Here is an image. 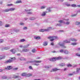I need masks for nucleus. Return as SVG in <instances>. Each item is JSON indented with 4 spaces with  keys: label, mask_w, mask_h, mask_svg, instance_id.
Returning a JSON list of instances; mask_svg holds the SVG:
<instances>
[{
    "label": "nucleus",
    "mask_w": 80,
    "mask_h": 80,
    "mask_svg": "<svg viewBox=\"0 0 80 80\" xmlns=\"http://www.w3.org/2000/svg\"><path fill=\"white\" fill-rule=\"evenodd\" d=\"M16 59L15 57H13L11 58V59H9L8 60L6 61L5 62V63H12L13 60Z\"/></svg>",
    "instance_id": "1"
},
{
    "label": "nucleus",
    "mask_w": 80,
    "mask_h": 80,
    "mask_svg": "<svg viewBox=\"0 0 80 80\" xmlns=\"http://www.w3.org/2000/svg\"><path fill=\"white\" fill-rule=\"evenodd\" d=\"M48 39H51L50 40V41H51V42H53L54 40H55L56 39H57L58 38L57 37H55V36H50L48 37Z\"/></svg>",
    "instance_id": "2"
},
{
    "label": "nucleus",
    "mask_w": 80,
    "mask_h": 80,
    "mask_svg": "<svg viewBox=\"0 0 80 80\" xmlns=\"http://www.w3.org/2000/svg\"><path fill=\"white\" fill-rule=\"evenodd\" d=\"M33 62H35V63H40L42 62V61H28L27 62V63H32Z\"/></svg>",
    "instance_id": "3"
},
{
    "label": "nucleus",
    "mask_w": 80,
    "mask_h": 80,
    "mask_svg": "<svg viewBox=\"0 0 80 80\" xmlns=\"http://www.w3.org/2000/svg\"><path fill=\"white\" fill-rule=\"evenodd\" d=\"M58 70H60V69H57V68H53L52 69V71H50V72H56V71H57Z\"/></svg>",
    "instance_id": "4"
},
{
    "label": "nucleus",
    "mask_w": 80,
    "mask_h": 80,
    "mask_svg": "<svg viewBox=\"0 0 80 80\" xmlns=\"http://www.w3.org/2000/svg\"><path fill=\"white\" fill-rule=\"evenodd\" d=\"M10 52H12V53H13L14 54L16 52H17V51L15 49H12L10 50Z\"/></svg>",
    "instance_id": "5"
},
{
    "label": "nucleus",
    "mask_w": 80,
    "mask_h": 80,
    "mask_svg": "<svg viewBox=\"0 0 80 80\" xmlns=\"http://www.w3.org/2000/svg\"><path fill=\"white\" fill-rule=\"evenodd\" d=\"M50 61H52V62H55V61H56V58H52L49 59Z\"/></svg>",
    "instance_id": "6"
},
{
    "label": "nucleus",
    "mask_w": 80,
    "mask_h": 80,
    "mask_svg": "<svg viewBox=\"0 0 80 80\" xmlns=\"http://www.w3.org/2000/svg\"><path fill=\"white\" fill-rule=\"evenodd\" d=\"M63 43H70V41H68L67 40L64 41L63 42Z\"/></svg>",
    "instance_id": "7"
},
{
    "label": "nucleus",
    "mask_w": 80,
    "mask_h": 80,
    "mask_svg": "<svg viewBox=\"0 0 80 80\" xmlns=\"http://www.w3.org/2000/svg\"><path fill=\"white\" fill-rule=\"evenodd\" d=\"M70 40L72 41V42H77V40L74 38H71L70 39Z\"/></svg>",
    "instance_id": "8"
},
{
    "label": "nucleus",
    "mask_w": 80,
    "mask_h": 80,
    "mask_svg": "<svg viewBox=\"0 0 80 80\" xmlns=\"http://www.w3.org/2000/svg\"><path fill=\"white\" fill-rule=\"evenodd\" d=\"M12 68V67L11 66H8L6 68L7 70H11Z\"/></svg>",
    "instance_id": "9"
},
{
    "label": "nucleus",
    "mask_w": 80,
    "mask_h": 80,
    "mask_svg": "<svg viewBox=\"0 0 80 80\" xmlns=\"http://www.w3.org/2000/svg\"><path fill=\"white\" fill-rule=\"evenodd\" d=\"M48 44V42H47L45 41L43 42V46H46Z\"/></svg>",
    "instance_id": "10"
},
{
    "label": "nucleus",
    "mask_w": 80,
    "mask_h": 80,
    "mask_svg": "<svg viewBox=\"0 0 80 80\" xmlns=\"http://www.w3.org/2000/svg\"><path fill=\"white\" fill-rule=\"evenodd\" d=\"M5 58V56H0V60L2 59H4V58Z\"/></svg>",
    "instance_id": "11"
},
{
    "label": "nucleus",
    "mask_w": 80,
    "mask_h": 80,
    "mask_svg": "<svg viewBox=\"0 0 80 80\" xmlns=\"http://www.w3.org/2000/svg\"><path fill=\"white\" fill-rule=\"evenodd\" d=\"M22 52H27L29 51V49H24L22 50Z\"/></svg>",
    "instance_id": "12"
},
{
    "label": "nucleus",
    "mask_w": 80,
    "mask_h": 80,
    "mask_svg": "<svg viewBox=\"0 0 80 80\" xmlns=\"http://www.w3.org/2000/svg\"><path fill=\"white\" fill-rule=\"evenodd\" d=\"M50 28H51V27H49L48 29H44V32H48V31H49Z\"/></svg>",
    "instance_id": "13"
},
{
    "label": "nucleus",
    "mask_w": 80,
    "mask_h": 80,
    "mask_svg": "<svg viewBox=\"0 0 80 80\" xmlns=\"http://www.w3.org/2000/svg\"><path fill=\"white\" fill-rule=\"evenodd\" d=\"M32 76V74L31 73H28L26 75V77H28Z\"/></svg>",
    "instance_id": "14"
},
{
    "label": "nucleus",
    "mask_w": 80,
    "mask_h": 80,
    "mask_svg": "<svg viewBox=\"0 0 80 80\" xmlns=\"http://www.w3.org/2000/svg\"><path fill=\"white\" fill-rule=\"evenodd\" d=\"M65 43H63L62 44H60V46H61V47H63L64 48H66V46H64L65 45Z\"/></svg>",
    "instance_id": "15"
},
{
    "label": "nucleus",
    "mask_w": 80,
    "mask_h": 80,
    "mask_svg": "<svg viewBox=\"0 0 80 80\" xmlns=\"http://www.w3.org/2000/svg\"><path fill=\"white\" fill-rule=\"evenodd\" d=\"M2 79H7V77L5 76H2Z\"/></svg>",
    "instance_id": "16"
},
{
    "label": "nucleus",
    "mask_w": 80,
    "mask_h": 80,
    "mask_svg": "<svg viewBox=\"0 0 80 80\" xmlns=\"http://www.w3.org/2000/svg\"><path fill=\"white\" fill-rule=\"evenodd\" d=\"M9 11H10L9 9H6L5 10H3V12H9Z\"/></svg>",
    "instance_id": "17"
},
{
    "label": "nucleus",
    "mask_w": 80,
    "mask_h": 80,
    "mask_svg": "<svg viewBox=\"0 0 80 80\" xmlns=\"http://www.w3.org/2000/svg\"><path fill=\"white\" fill-rule=\"evenodd\" d=\"M62 57H58V58H56V60H60V59H62Z\"/></svg>",
    "instance_id": "18"
},
{
    "label": "nucleus",
    "mask_w": 80,
    "mask_h": 80,
    "mask_svg": "<svg viewBox=\"0 0 80 80\" xmlns=\"http://www.w3.org/2000/svg\"><path fill=\"white\" fill-rule=\"evenodd\" d=\"M21 76H26L27 77V74L25 72L22 73L21 74Z\"/></svg>",
    "instance_id": "19"
},
{
    "label": "nucleus",
    "mask_w": 80,
    "mask_h": 80,
    "mask_svg": "<svg viewBox=\"0 0 80 80\" xmlns=\"http://www.w3.org/2000/svg\"><path fill=\"white\" fill-rule=\"evenodd\" d=\"M22 3L21 0H18L16 2V3Z\"/></svg>",
    "instance_id": "20"
},
{
    "label": "nucleus",
    "mask_w": 80,
    "mask_h": 80,
    "mask_svg": "<svg viewBox=\"0 0 80 80\" xmlns=\"http://www.w3.org/2000/svg\"><path fill=\"white\" fill-rule=\"evenodd\" d=\"M46 15V13L45 12H43L41 14V16H42V17H43V16H45Z\"/></svg>",
    "instance_id": "21"
},
{
    "label": "nucleus",
    "mask_w": 80,
    "mask_h": 80,
    "mask_svg": "<svg viewBox=\"0 0 80 80\" xmlns=\"http://www.w3.org/2000/svg\"><path fill=\"white\" fill-rule=\"evenodd\" d=\"M39 32H45V29H40Z\"/></svg>",
    "instance_id": "22"
},
{
    "label": "nucleus",
    "mask_w": 80,
    "mask_h": 80,
    "mask_svg": "<svg viewBox=\"0 0 80 80\" xmlns=\"http://www.w3.org/2000/svg\"><path fill=\"white\" fill-rule=\"evenodd\" d=\"M60 66L61 67H64V66H65V64L64 63H62L60 64Z\"/></svg>",
    "instance_id": "23"
},
{
    "label": "nucleus",
    "mask_w": 80,
    "mask_h": 80,
    "mask_svg": "<svg viewBox=\"0 0 80 80\" xmlns=\"http://www.w3.org/2000/svg\"><path fill=\"white\" fill-rule=\"evenodd\" d=\"M77 44V43L74 42V43H72L71 44V45H76Z\"/></svg>",
    "instance_id": "24"
},
{
    "label": "nucleus",
    "mask_w": 80,
    "mask_h": 80,
    "mask_svg": "<svg viewBox=\"0 0 80 80\" xmlns=\"http://www.w3.org/2000/svg\"><path fill=\"white\" fill-rule=\"evenodd\" d=\"M72 65L71 64H68V65H67V67H68V68H69V67H72Z\"/></svg>",
    "instance_id": "25"
},
{
    "label": "nucleus",
    "mask_w": 80,
    "mask_h": 80,
    "mask_svg": "<svg viewBox=\"0 0 80 80\" xmlns=\"http://www.w3.org/2000/svg\"><path fill=\"white\" fill-rule=\"evenodd\" d=\"M14 10H15V8H10L9 9V11H13Z\"/></svg>",
    "instance_id": "26"
},
{
    "label": "nucleus",
    "mask_w": 80,
    "mask_h": 80,
    "mask_svg": "<svg viewBox=\"0 0 80 80\" xmlns=\"http://www.w3.org/2000/svg\"><path fill=\"white\" fill-rule=\"evenodd\" d=\"M35 39H36V40H39V39H40L41 38L40 37H36L35 38Z\"/></svg>",
    "instance_id": "27"
},
{
    "label": "nucleus",
    "mask_w": 80,
    "mask_h": 80,
    "mask_svg": "<svg viewBox=\"0 0 80 80\" xmlns=\"http://www.w3.org/2000/svg\"><path fill=\"white\" fill-rule=\"evenodd\" d=\"M70 22H67L65 23V24L67 25H70Z\"/></svg>",
    "instance_id": "28"
},
{
    "label": "nucleus",
    "mask_w": 80,
    "mask_h": 80,
    "mask_svg": "<svg viewBox=\"0 0 80 80\" xmlns=\"http://www.w3.org/2000/svg\"><path fill=\"white\" fill-rule=\"evenodd\" d=\"M47 10H48L49 12H52V10L50 9V8H47Z\"/></svg>",
    "instance_id": "29"
},
{
    "label": "nucleus",
    "mask_w": 80,
    "mask_h": 80,
    "mask_svg": "<svg viewBox=\"0 0 80 80\" xmlns=\"http://www.w3.org/2000/svg\"><path fill=\"white\" fill-rule=\"evenodd\" d=\"M64 53H65V54H68V51L65 50L64 52Z\"/></svg>",
    "instance_id": "30"
},
{
    "label": "nucleus",
    "mask_w": 80,
    "mask_h": 80,
    "mask_svg": "<svg viewBox=\"0 0 80 80\" xmlns=\"http://www.w3.org/2000/svg\"><path fill=\"white\" fill-rule=\"evenodd\" d=\"M19 78V76H13V78Z\"/></svg>",
    "instance_id": "31"
},
{
    "label": "nucleus",
    "mask_w": 80,
    "mask_h": 80,
    "mask_svg": "<svg viewBox=\"0 0 80 80\" xmlns=\"http://www.w3.org/2000/svg\"><path fill=\"white\" fill-rule=\"evenodd\" d=\"M76 56H78V57H80V53H76Z\"/></svg>",
    "instance_id": "32"
},
{
    "label": "nucleus",
    "mask_w": 80,
    "mask_h": 80,
    "mask_svg": "<svg viewBox=\"0 0 80 80\" xmlns=\"http://www.w3.org/2000/svg\"><path fill=\"white\" fill-rule=\"evenodd\" d=\"M76 25H80V22H77L76 23Z\"/></svg>",
    "instance_id": "33"
},
{
    "label": "nucleus",
    "mask_w": 80,
    "mask_h": 80,
    "mask_svg": "<svg viewBox=\"0 0 80 80\" xmlns=\"http://www.w3.org/2000/svg\"><path fill=\"white\" fill-rule=\"evenodd\" d=\"M30 20H35V18H30Z\"/></svg>",
    "instance_id": "34"
},
{
    "label": "nucleus",
    "mask_w": 80,
    "mask_h": 80,
    "mask_svg": "<svg viewBox=\"0 0 80 80\" xmlns=\"http://www.w3.org/2000/svg\"><path fill=\"white\" fill-rule=\"evenodd\" d=\"M20 60H25V59H24V58H20Z\"/></svg>",
    "instance_id": "35"
},
{
    "label": "nucleus",
    "mask_w": 80,
    "mask_h": 80,
    "mask_svg": "<svg viewBox=\"0 0 80 80\" xmlns=\"http://www.w3.org/2000/svg\"><path fill=\"white\" fill-rule=\"evenodd\" d=\"M25 40L24 39H22L20 40V42H25Z\"/></svg>",
    "instance_id": "36"
},
{
    "label": "nucleus",
    "mask_w": 80,
    "mask_h": 80,
    "mask_svg": "<svg viewBox=\"0 0 80 80\" xmlns=\"http://www.w3.org/2000/svg\"><path fill=\"white\" fill-rule=\"evenodd\" d=\"M58 22H59L60 23H63V20H61L59 21Z\"/></svg>",
    "instance_id": "37"
},
{
    "label": "nucleus",
    "mask_w": 80,
    "mask_h": 80,
    "mask_svg": "<svg viewBox=\"0 0 80 80\" xmlns=\"http://www.w3.org/2000/svg\"><path fill=\"white\" fill-rule=\"evenodd\" d=\"M32 52L33 53H35V52H36V50L35 49H33L32 50Z\"/></svg>",
    "instance_id": "38"
},
{
    "label": "nucleus",
    "mask_w": 80,
    "mask_h": 80,
    "mask_svg": "<svg viewBox=\"0 0 80 80\" xmlns=\"http://www.w3.org/2000/svg\"><path fill=\"white\" fill-rule=\"evenodd\" d=\"M12 5H13V4H7V6H8V7H10V6H12Z\"/></svg>",
    "instance_id": "39"
},
{
    "label": "nucleus",
    "mask_w": 80,
    "mask_h": 80,
    "mask_svg": "<svg viewBox=\"0 0 80 80\" xmlns=\"http://www.w3.org/2000/svg\"><path fill=\"white\" fill-rule=\"evenodd\" d=\"M46 7V6H42L41 7V9H43L44 8H45Z\"/></svg>",
    "instance_id": "40"
},
{
    "label": "nucleus",
    "mask_w": 80,
    "mask_h": 80,
    "mask_svg": "<svg viewBox=\"0 0 80 80\" xmlns=\"http://www.w3.org/2000/svg\"><path fill=\"white\" fill-rule=\"evenodd\" d=\"M9 49V48L8 47H6L4 48V50H8Z\"/></svg>",
    "instance_id": "41"
},
{
    "label": "nucleus",
    "mask_w": 80,
    "mask_h": 80,
    "mask_svg": "<svg viewBox=\"0 0 80 80\" xmlns=\"http://www.w3.org/2000/svg\"><path fill=\"white\" fill-rule=\"evenodd\" d=\"M29 45H30V44H28L25 45L24 46V47H25V48H27V47H28V46H29Z\"/></svg>",
    "instance_id": "42"
},
{
    "label": "nucleus",
    "mask_w": 80,
    "mask_h": 80,
    "mask_svg": "<svg viewBox=\"0 0 80 80\" xmlns=\"http://www.w3.org/2000/svg\"><path fill=\"white\" fill-rule=\"evenodd\" d=\"M10 27L9 24H6L5 25V27Z\"/></svg>",
    "instance_id": "43"
},
{
    "label": "nucleus",
    "mask_w": 80,
    "mask_h": 80,
    "mask_svg": "<svg viewBox=\"0 0 80 80\" xmlns=\"http://www.w3.org/2000/svg\"><path fill=\"white\" fill-rule=\"evenodd\" d=\"M2 42H3V40L0 39V43H2Z\"/></svg>",
    "instance_id": "44"
},
{
    "label": "nucleus",
    "mask_w": 80,
    "mask_h": 80,
    "mask_svg": "<svg viewBox=\"0 0 80 80\" xmlns=\"http://www.w3.org/2000/svg\"><path fill=\"white\" fill-rule=\"evenodd\" d=\"M13 70H18V68H13Z\"/></svg>",
    "instance_id": "45"
},
{
    "label": "nucleus",
    "mask_w": 80,
    "mask_h": 80,
    "mask_svg": "<svg viewBox=\"0 0 80 80\" xmlns=\"http://www.w3.org/2000/svg\"><path fill=\"white\" fill-rule=\"evenodd\" d=\"M66 5H67V7H70V4H65Z\"/></svg>",
    "instance_id": "46"
},
{
    "label": "nucleus",
    "mask_w": 80,
    "mask_h": 80,
    "mask_svg": "<svg viewBox=\"0 0 80 80\" xmlns=\"http://www.w3.org/2000/svg\"><path fill=\"white\" fill-rule=\"evenodd\" d=\"M26 10V12H30V11H31L32 10V9H29L27 10Z\"/></svg>",
    "instance_id": "47"
},
{
    "label": "nucleus",
    "mask_w": 80,
    "mask_h": 80,
    "mask_svg": "<svg viewBox=\"0 0 80 80\" xmlns=\"http://www.w3.org/2000/svg\"><path fill=\"white\" fill-rule=\"evenodd\" d=\"M80 70V68H77V72H79Z\"/></svg>",
    "instance_id": "48"
},
{
    "label": "nucleus",
    "mask_w": 80,
    "mask_h": 80,
    "mask_svg": "<svg viewBox=\"0 0 80 80\" xmlns=\"http://www.w3.org/2000/svg\"><path fill=\"white\" fill-rule=\"evenodd\" d=\"M72 7H77L75 4H72L71 5Z\"/></svg>",
    "instance_id": "49"
},
{
    "label": "nucleus",
    "mask_w": 80,
    "mask_h": 80,
    "mask_svg": "<svg viewBox=\"0 0 80 80\" xmlns=\"http://www.w3.org/2000/svg\"><path fill=\"white\" fill-rule=\"evenodd\" d=\"M77 15V14H73V15H72V17H75V16H76Z\"/></svg>",
    "instance_id": "50"
},
{
    "label": "nucleus",
    "mask_w": 80,
    "mask_h": 80,
    "mask_svg": "<svg viewBox=\"0 0 80 80\" xmlns=\"http://www.w3.org/2000/svg\"><path fill=\"white\" fill-rule=\"evenodd\" d=\"M60 52L62 53L63 52V49H62L60 51Z\"/></svg>",
    "instance_id": "51"
},
{
    "label": "nucleus",
    "mask_w": 80,
    "mask_h": 80,
    "mask_svg": "<svg viewBox=\"0 0 80 80\" xmlns=\"http://www.w3.org/2000/svg\"><path fill=\"white\" fill-rule=\"evenodd\" d=\"M29 68L30 69H31V70H32V67L31 66H29Z\"/></svg>",
    "instance_id": "52"
},
{
    "label": "nucleus",
    "mask_w": 80,
    "mask_h": 80,
    "mask_svg": "<svg viewBox=\"0 0 80 80\" xmlns=\"http://www.w3.org/2000/svg\"><path fill=\"white\" fill-rule=\"evenodd\" d=\"M2 22L0 21V26H2Z\"/></svg>",
    "instance_id": "53"
},
{
    "label": "nucleus",
    "mask_w": 80,
    "mask_h": 80,
    "mask_svg": "<svg viewBox=\"0 0 80 80\" xmlns=\"http://www.w3.org/2000/svg\"><path fill=\"white\" fill-rule=\"evenodd\" d=\"M63 20H64L66 21H68V20H69V19H64Z\"/></svg>",
    "instance_id": "54"
},
{
    "label": "nucleus",
    "mask_w": 80,
    "mask_h": 80,
    "mask_svg": "<svg viewBox=\"0 0 80 80\" xmlns=\"http://www.w3.org/2000/svg\"><path fill=\"white\" fill-rule=\"evenodd\" d=\"M67 70V68H64V71H66Z\"/></svg>",
    "instance_id": "55"
},
{
    "label": "nucleus",
    "mask_w": 80,
    "mask_h": 80,
    "mask_svg": "<svg viewBox=\"0 0 80 80\" xmlns=\"http://www.w3.org/2000/svg\"><path fill=\"white\" fill-rule=\"evenodd\" d=\"M51 45H54V43H53V42H52L51 43Z\"/></svg>",
    "instance_id": "56"
},
{
    "label": "nucleus",
    "mask_w": 80,
    "mask_h": 80,
    "mask_svg": "<svg viewBox=\"0 0 80 80\" xmlns=\"http://www.w3.org/2000/svg\"><path fill=\"white\" fill-rule=\"evenodd\" d=\"M34 65H36V66H38V65H39L38 64H34Z\"/></svg>",
    "instance_id": "57"
},
{
    "label": "nucleus",
    "mask_w": 80,
    "mask_h": 80,
    "mask_svg": "<svg viewBox=\"0 0 80 80\" xmlns=\"http://www.w3.org/2000/svg\"><path fill=\"white\" fill-rule=\"evenodd\" d=\"M27 13L28 14H32V13L31 12H27Z\"/></svg>",
    "instance_id": "58"
},
{
    "label": "nucleus",
    "mask_w": 80,
    "mask_h": 80,
    "mask_svg": "<svg viewBox=\"0 0 80 80\" xmlns=\"http://www.w3.org/2000/svg\"><path fill=\"white\" fill-rule=\"evenodd\" d=\"M51 52H52V53H55L56 52H55V51H52Z\"/></svg>",
    "instance_id": "59"
},
{
    "label": "nucleus",
    "mask_w": 80,
    "mask_h": 80,
    "mask_svg": "<svg viewBox=\"0 0 80 80\" xmlns=\"http://www.w3.org/2000/svg\"><path fill=\"white\" fill-rule=\"evenodd\" d=\"M20 24L21 25H24V24L23 23H21Z\"/></svg>",
    "instance_id": "60"
},
{
    "label": "nucleus",
    "mask_w": 80,
    "mask_h": 80,
    "mask_svg": "<svg viewBox=\"0 0 80 80\" xmlns=\"http://www.w3.org/2000/svg\"><path fill=\"white\" fill-rule=\"evenodd\" d=\"M23 29L25 30V29H27V27H25L23 28Z\"/></svg>",
    "instance_id": "61"
},
{
    "label": "nucleus",
    "mask_w": 80,
    "mask_h": 80,
    "mask_svg": "<svg viewBox=\"0 0 80 80\" xmlns=\"http://www.w3.org/2000/svg\"><path fill=\"white\" fill-rule=\"evenodd\" d=\"M17 55L18 56H20V53H18Z\"/></svg>",
    "instance_id": "62"
},
{
    "label": "nucleus",
    "mask_w": 80,
    "mask_h": 80,
    "mask_svg": "<svg viewBox=\"0 0 80 80\" xmlns=\"http://www.w3.org/2000/svg\"><path fill=\"white\" fill-rule=\"evenodd\" d=\"M3 72V69H0V72Z\"/></svg>",
    "instance_id": "63"
},
{
    "label": "nucleus",
    "mask_w": 80,
    "mask_h": 80,
    "mask_svg": "<svg viewBox=\"0 0 80 80\" xmlns=\"http://www.w3.org/2000/svg\"><path fill=\"white\" fill-rule=\"evenodd\" d=\"M76 7H78L80 8V5H78V6H76Z\"/></svg>",
    "instance_id": "64"
}]
</instances>
